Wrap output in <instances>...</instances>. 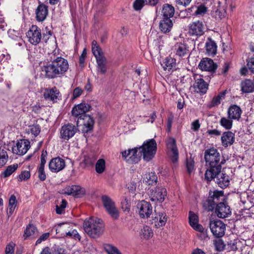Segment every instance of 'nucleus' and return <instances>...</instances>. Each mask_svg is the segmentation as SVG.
Listing matches in <instances>:
<instances>
[{
	"instance_id": "nucleus-1",
	"label": "nucleus",
	"mask_w": 254,
	"mask_h": 254,
	"mask_svg": "<svg viewBox=\"0 0 254 254\" xmlns=\"http://www.w3.org/2000/svg\"><path fill=\"white\" fill-rule=\"evenodd\" d=\"M223 190H210L208 197L202 202L203 208L208 212L215 210L218 217L225 218L231 215V209L226 201Z\"/></svg>"
},
{
	"instance_id": "nucleus-2",
	"label": "nucleus",
	"mask_w": 254,
	"mask_h": 254,
	"mask_svg": "<svg viewBox=\"0 0 254 254\" xmlns=\"http://www.w3.org/2000/svg\"><path fill=\"white\" fill-rule=\"evenodd\" d=\"M69 68L67 60L62 57H51L41 66L42 71L48 79H54L64 76Z\"/></svg>"
},
{
	"instance_id": "nucleus-3",
	"label": "nucleus",
	"mask_w": 254,
	"mask_h": 254,
	"mask_svg": "<svg viewBox=\"0 0 254 254\" xmlns=\"http://www.w3.org/2000/svg\"><path fill=\"white\" fill-rule=\"evenodd\" d=\"M91 109V106L89 104L82 102L74 106L71 111L72 115L77 118L76 121L77 126H79L80 122L82 121L83 131L84 132H88L93 128L94 120L91 116L86 114Z\"/></svg>"
},
{
	"instance_id": "nucleus-4",
	"label": "nucleus",
	"mask_w": 254,
	"mask_h": 254,
	"mask_svg": "<svg viewBox=\"0 0 254 254\" xmlns=\"http://www.w3.org/2000/svg\"><path fill=\"white\" fill-rule=\"evenodd\" d=\"M221 156L218 150L214 147L206 149L204 152V159L208 168L204 176L207 177L211 174L214 171H219L222 169V165L225 163L224 158L221 160Z\"/></svg>"
},
{
	"instance_id": "nucleus-5",
	"label": "nucleus",
	"mask_w": 254,
	"mask_h": 254,
	"mask_svg": "<svg viewBox=\"0 0 254 254\" xmlns=\"http://www.w3.org/2000/svg\"><path fill=\"white\" fill-rule=\"evenodd\" d=\"M83 227L88 236L94 239L100 237L104 231V224L102 220L97 218L86 219L83 223Z\"/></svg>"
},
{
	"instance_id": "nucleus-6",
	"label": "nucleus",
	"mask_w": 254,
	"mask_h": 254,
	"mask_svg": "<svg viewBox=\"0 0 254 254\" xmlns=\"http://www.w3.org/2000/svg\"><path fill=\"white\" fill-rule=\"evenodd\" d=\"M92 51L96 58L97 62V72L101 74H105L107 72V60L104 56L101 48L97 42L93 40L92 43Z\"/></svg>"
},
{
	"instance_id": "nucleus-7",
	"label": "nucleus",
	"mask_w": 254,
	"mask_h": 254,
	"mask_svg": "<svg viewBox=\"0 0 254 254\" xmlns=\"http://www.w3.org/2000/svg\"><path fill=\"white\" fill-rule=\"evenodd\" d=\"M139 149L143 154V159L148 162L153 159L156 153V142L153 138L149 139L144 142Z\"/></svg>"
},
{
	"instance_id": "nucleus-8",
	"label": "nucleus",
	"mask_w": 254,
	"mask_h": 254,
	"mask_svg": "<svg viewBox=\"0 0 254 254\" xmlns=\"http://www.w3.org/2000/svg\"><path fill=\"white\" fill-rule=\"evenodd\" d=\"M213 174L208 176H204L205 180L208 182H210L213 179H216L215 182L218 186L221 188H225L228 187L230 183L229 177L225 173L221 172V169L219 171H214L213 172Z\"/></svg>"
},
{
	"instance_id": "nucleus-9",
	"label": "nucleus",
	"mask_w": 254,
	"mask_h": 254,
	"mask_svg": "<svg viewBox=\"0 0 254 254\" xmlns=\"http://www.w3.org/2000/svg\"><path fill=\"white\" fill-rule=\"evenodd\" d=\"M101 200L104 207L108 214L114 219L119 217V212L116 206L115 202L109 196L103 195Z\"/></svg>"
},
{
	"instance_id": "nucleus-10",
	"label": "nucleus",
	"mask_w": 254,
	"mask_h": 254,
	"mask_svg": "<svg viewBox=\"0 0 254 254\" xmlns=\"http://www.w3.org/2000/svg\"><path fill=\"white\" fill-rule=\"evenodd\" d=\"M77 123L76 126L68 123L63 126L60 130V138L64 140H68L79 131Z\"/></svg>"
},
{
	"instance_id": "nucleus-11",
	"label": "nucleus",
	"mask_w": 254,
	"mask_h": 254,
	"mask_svg": "<svg viewBox=\"0 0 254 254\" xmlns=\"http://www.w3.org/2000/svg\"><path fill=\"white\" fill-rule=\"evenodd\" d=\"M166 189L162 187H156L150 190L149 197L152 201L155 202H163L167 196Z\"/></svg>"
},
{
	"instance_id": "nucleus-12",
	"label": "nucleus",
	"mask_w": 254,
	"mask_h": 254,
	"mask_svg": "<svg viewBox=\"0 0 254 254\" xmlns=\"http://www.w3.org/2000/svg\"><path fill=\"white\" fill-rule=\"evenodd\" d=\"M209 227L213 235L217 238H221L225 234V224L220 220L211 221Z\"/></svg>"
},
{
	"instance_id": "nucleus-13",
	"label": "nucleus",
	"mask_w": 254,
	"mask_h": 254,
	"mask_svg": "<svg viewBox=\"0 0 254 254\" xmlns=\"http://www.w3.org/2000/svg\"><path fill=\"white\" fill-rule=\"evenodd\" d=\"M27 36L31 44L37 45L42 39L41 30L37 25H33L28 31Z\"/></svg>"
},
{
	"instance_id": "nucleus-14",
	"label": "nucleus",
	"mask_w": 254,
	"mask_h": 254,
	"mask_svg": "<svg viewBox=\"0 0 254 254\" xmlns=\"http://www.w3.org/2000/svg\"><path fill=\"white\" fill-rule=\"evenodd\" d=\"M167 148L171 154L170 158L173 163L178 162L179 158V151L176 144V141L173 137L169 138L166 141Z\"/></svg>"
},
{
	"instance_id": "nucleus-15",
	"label": "nucleus",
	"mask_w": 254,
	"mask_h": 254,
	"mask_svg": "<svg viewBox=\"0 0 254 254\" xmlns=\"http://www.w3.org/2000/svg\"><path fill=\"white\" fill-rule=\"evenodd\" d=\"M49 169L53 173H58L63 170L65 167L64 159L56 157L52 158L49 163Z\"/></svg>"
},
{
	"instance_id": "nucleus-16",
	"label": "nucleus",
	"mask_w": 254,
	"mask_h": 254,
	"mask_svg": "<svg viewBox=\"0 0 254 254\" xmlns=\"http://www.w3.org/2000/svg\"><path fill=\"white\" fill-rule=\"evenodd\" d=\"M198 67L202 70L214 73L217 68V65L214 63L212 59L205 58L201 60L198 64Z\"/></svg>"
},
{
	"instance_id": "nucleus-17",
	"label": "nucleus",
	"mask_w": 254,
	"mask_h": 254,
	"mask_svg": "<svg viewBox=\"0 0 254 254\" xmlns=\"http://www.w3.org/2000/svg\"><path fill=\"white\" fill-rule=\"evenodd\" d=\"M139 215L141 218H148L152 213V207L147 201L142 200L137 204Z\"/></svg>"
},
{
	"instance_id": "nucleus-18",
	"label": "nucleus",
	"mask_w": 254,
	"mask_h": 254,
	"mask_svg": "<svg viewBox=\"0 0 254 254\" xmlns=\"http://www.w3.org/2000/svg\"><path fill=\"white\" fill-rule=\"evenodd\" d=\"M194 79L195 81L193 85L194 91L201 94H205L208 89V84L200 77V75L198 78L197 75L194 76Z\"/></svg>"
},
{
	"instance_id": "nucleus-19",
	"label": "nucleus",
	"mask_w": 254,
	"mask_h": 254,
	"mask_svg": "<svg viewBox=\"0 0 254 254\" xmlns=\"http://www.w3.org/2000/svg\"><path fill=\"white\" fill-rule=\"evenodd\" d=\"M48 6L39 1V5L35 10L36 19L39 22L45 20L48 14Z\"/></svg>"
},
{
	"instance_id": "nucleus-20",
	"label": "nucleus",
	"mask_w": 254,
	"mask_h": 254,
	"mask_svg": "<svg viewBox=\"0 0 254 254\" xmlns=\"http://www.w3.org/2000/svg\"><path fill=\"white\" fill-rule=\"evenodd\" d=\"M189 32L191 35H202L204 33L203 23L199 20L192 22L189 26Z\"/></svg>"
},
{
	"instance_id": "nucleus-21",
	"label": "nucleus",
	"mask_w": 254,
	"mask_h": 254,
	"mask_svg": "<svg viewBox=\"0 0 254 254\" xmlns=\"http://www.w3.org/2000/svg\"><path fill=\"white\" fill-rule=\"evenodd\" d=\"M30 147V142L28 141L21 140L18 141L16 146L13 148V150L16 154L23 155L27 152Z\"/></svg>"
},
{
	"instance_id": "nucleus-22",
	"label": "nucleus",
	"mask_w": 254,
	"mask_h": 254,
	"mask_svg": "<svg viewBox=\"0 0 254 254\" xmlns=\"http://www.w3.org/2000/svg\"><path fill=\"white\" fill-rule=\"evenodd\" d=\"M60 92L56 87L52 88H46L43 94L45 99L52 101L53 102H57Z\"/></svg>"
},
{
	"instance_id": "nucleus-23",
	"label": "nucleus",
	"mask_w": 254,
	"mask_h": 254,
	"mask_svg": "<svg viewBox=\"0 0 254 254\" xmlns=\"http://www.w3.org/2000/svg\"><path fill=\"white\" fill-rule=\"evenodd\" d=\"M223 146L227 147L232 145L235 141V134L230 131L224 132L221 137Z\"/></svg>"
},
{
	"instance_id": "nucleus-24",
	"label": "nucleus",
	"mask_w": 254,
	"mask_h": 254,
	"mask_svg": "<svg viewBox=\"0 0 254 254\" xmlns=\"http://www.w3.org/2000/svg\"><path fill=\"white\" fill-rule=\"evenodd\" d=\"M84 193V189L79 186L72 185L66 188V194L76 197H81Z\"/></svg>"
},
{
	"instance_id": "nucleus-25",
	"label": "nucleus",
	"mask_w": 254,
	"mask_h": 254,
	"mask_svg": "<svg viewBox=\"0 0 254 254\" xmlns=\"http://www.w3.org/2000/svg\"><path fill=\"white\" fill-rule=\"evenodd\" d=\"M242 110L236 105H231L228 109V118L232 120H239L242 114Z\"/></svg>"
},
{
	"instance_id": "nucleus-26",
	"label": "nucleus",
	"mask_w": 254,
	"mask_h": 254,
	"mask_svg": "<svg viewBox=\"0 0 254 254\" xmlns=\"http://www.w3.org/2000/svg\"><path fill=\"white\" fill-rule=\"evenodd\" d=\"M167 219L168 217L166 213L164 212L155 213V216L153 217V221L152 222V223H154L155 226L157 228H159L165 225Z\"/></svg>"
},
{
	"instance_id": "nucleus-27",
	"label": "nucleus",
	"mask_w": 254,
	"mask_h": 254,
	"mask_svg": "<svg viewBox=\"0 0 254 254\" xmlns=\"http://www.w3.org/2000/svg\"><path fill=\"white\" fill-rule=\"evenodd\" d=\"M143 155L139 147H135L130 150V156L127 160L129 163H137L140 160L141 156Z\"/></svg>"
},
{
	"instance_id": "nucleus-28",
	"label": "nucleus",
	"mask_w": 254,
	"mask_h": 254,
	"mask_svg": "<svg viewBox=\"0 0 254 254\" xmlns=\"http://www.w3.org/2000/svg\"><path fill=\"white\" fill-rule=\"evenodd\" d=\"M241 90L243 93H250L254 92V81L246 79L241 81L240 84Z\"/></svg>"
},
{
	"instance_id": "nucleus-29",
	"label": "nucleus",
	"mask_w": 254,
	"mask_h": 254,
	"mask_svg": "<svg viewBox=\"0 0 254 254\" xmlns=\"http://www.w3.org/2000/svg\"><path fill=\"white\" fill-rule=\"evenodd\" d=\"M176 56L182 58L189 54V47L187 45L182 43H177L175 45Z\"/></svg>"
},
{
	"instance_id": "nucleus-30",
	"label": "nucleus",
	"mask_w": 254,
	"mask_h": 254,
	"mask_svg": "<svg viewBox=\"0 0 254 254\" xmlns=\"http://www.w3.org/2000/svg\"><path fill=\"white\" fill-rule=\"evenodd\" d=\"M205 47L206 53L208 56L214 57L216 55L217 46L215 42L212 38L210 37L207 38Z\"/></svg>"
},
{
	"instance_id": "nucleus-31",
	"label": "nucleus",
	"mask_w": 254,
	"mask_h": 254,
	"mask_svg": "<svg viewBox=\"0 0 254 254\" xmlns=\"http://www.w3.org/2000/svg\"><path fill=\"white\" fill-rule=\"evenodd\" d=\"M173 24L170 19L163 18L159 23V29L164 33L170 32L173 27Z\"/></svg>"
},
{
	"instance_id": "nucleus-32",
	"label": "nucleus",
	"mask_w": 254,
	"mask_h": 254,
	"mask_svg": "<svg viewBox=\"0 0 254 254\" xmlns=\"http://www.w3.org/2000/svg\"><path fill=\"white\" fill-rule=\"evenodd\" d=\"M162 13L163 18L170 19L174 15L175 8L171 4L168 3L164 4L163 6Z\"/></svg>"
},
{
	"instance_id": "nucleus-33",
	"label": "nucleus",
	"mask_w": 254,
	"mask_h": 254,
	"mask_svg": "<svg viewBox=\"0 0 254 254\" xmlns=\"http://www.w3.org/2000/svg\"><path fill=\"white\" fill-rule=\"evenodd\" d=\"M176 62L175 59L171 57H167L165 59L162 65L165 70L168 69L169 70L176 66Z\"/></svg>"
},
{
	"instance_id": "nucleus-34",
	"label": "nucleus",
	"mask_w": 254,
	"mask_h": 254,
	"mask_svg": "<svg viewBox=\"0 0 254 254\" xmlns=\"http://www.w3.org/2000/svg\"><path fill=\"white\" fill-rule=\"evenodd\" d=\"M157 176L154 172H150L146 175L145 181L148 185H156L157 183Z\"/></svg>"
},
{
	"instance_id": "nucleus-35",
	"label": "nucleus",
	"mask_w": 254,
	"mask_h": 254,
	"mask_svg": "<svg viewBox=\"0 0 254 254\" xmlns=\"http://www.w3.org/2000/svg\"><path fill=\"white\" fill-rule=\"evenodd\" d=\"M208 11V8L204 4H200L196 5V9L194 11V16L199 17L203 16Z\"/></svg>"
},
{
	"instance_id": "nucleus-36",
	"label": "nucleus",
	"mask_w": 254,
	"mask_h": 254,
	"mask_svg": "<svg viewBox=\"0 0 254 254\" xmlns=\"http://www.w3.org/2000/svg\"><path fill=\"white\" fill-rule=\"evenodd\" d=\"M103 248L108 254H122L117 247L111 244H105Z\"/></svg>"
},
{
	"instance_id": "nucleus-37",
	"label": "nucleus",
	"mask_w": 254,
	"mask_h": 254,
	"mask_svg": "<svg viewBox=\"0 0 254 254\" xmlns=\"http://www.w3.org/2000/svg\"><path fill=\"white\" fill-rule=\"evenodd\" d=\"M27 132L28 133H31L35 137H36L41 132V127L37 123L34 124L33 125L28 127V129Z\"/></svg>"
},
{
	"instance_id": "nucleus-38",
	"label": "nucleus",
	"mask_w": 254,
	"mask_h": 254,
	"mask_svg": "<svg viewBox=\"0 0 254 254\" xmlns=\"http://www.w3.org/2000/svg\"><path fill=\"white\" fill-rule=\"evenodd\" d=\"M140 234L141 236H142L144 239H148L152 237L153 233L150 227L148 226H144L141 229Z\"/></svg>"
},
{
	"instance_id": "nucleus-39",
	"label": "nucleus",
	"mask_w": 254,
	"mask_h": 254,
	"mask_svg": "<svg viewBox=\"0 0 254 254\" xmlns=\"http://www.w3.org/2000/svg\"><path fill=\"white\" fill-rule=\"evenodd\" d=\"M17 201L16 196L12 194L10 196L8 202L9 213L11 215L17 205Z\"/></svg>"
},
{
	"instance_id": "nucleus-40",
	"label": "nucleus",
	"mask_w": 254,
	"mask_h": 254,
	"mask_svg": "<svg viewBox=\"0 0 254 254\" xmlns=\"http://www.w3.org/2000/svg\"><path fill=\"white\" fill-rule=\"evenodd\" d=\"M220 125L227 130L230 129L233 125L232 119L222 117L219 122Z\"/></svg>"
},
{
	"instance_id": "nucleus-41",
	"label": "nucleus",
	"mask_w": 254,
	"mask_h": 254,
	"mask_svg": "<svg viewBox=\"0 0 254 254\" xmlns=\"http://www.w3.org/2000/svg\"><path fill=\"white\" fill-rule=\"evenodd\" d=\"M194 164L195 162L194 160V158L192 157L191 155L190 156L186 158V168L187 169V172L189 174H190L194 169Z\"/></svg>"
},
{
	"instance_id": "nucleus-42",
	"label": "nucleus",
	"mask_w": 254,
	"mask_h": 254,
	"mask_svg": "<svg viewBox=\"0 0 254 254\" xmlns=\"http://www.w3.org/2000/svg\"><path fill=\"white\" fill-rule=\"evenodd\" d=\"M105 169V161L103 159H99L96 163L95 170L99 174L102 173Z\"/></svg>"
},
{
	"instance_id": "nucleus-43",
	"label": "nucleus",
	"mask_w": 254,
	"mask_h": 254,
	"mask_svg": "<svg viewBox=\"0 0 254 254\" xmlns=\"http://www.w3.org/2000/svg\"><path fill=\"white\" fill-rule=\"evenodd\" d=\"M18 168L17 164L8 166L3 172L2 175L4 178H6L10 176Z\"/></svg>"
},
{
	"instance_id": "nucleus-44",
	"label": "nucleus",
	"mask_w": 254,
	"mask_h": 254,
	"mask_svg": "<svg viewBox=\"0 0 254 254\" xmlns=\"http://www.w3.org/2000/svg\"><path fill=\"white\" fill-rule=\"evenodd\" d=\"M36 231H37L36 227L32 224H29L27 226L26 229L24 231L23 236L27 238L33 236L35 234Z\"/></svg>"
},
{
	"instance_id": "nucleus-45",
	"label": "nucleus",
	"mask_w": 254,
	"mask_h": 254,
	"mask_svg": "<svg viewBox=\"0 0 254 254\" xmlns=\"http://www.w3.org/2000/svg\"><path fill=\"white\" fill-rule=\"evenodd\" d=\"M189 223L191 226L196 224L198 222V217L193 212L190 211L189 213Z\"/></svg>"
},
{
	"instance_id": "nucleus-46",
	"label": "nucleus",
	"mask_w": 254,
	"mask_h": 254,
	"mask_svg": "<svg viewBox=\"0 0 254 254\" xmlns=\"http://www.w3.org/2000/svg\"><path fill=\"white\" fill-rule=\"evenodd\" d=\"M8 155L6 151L0 149V166L4 165L7 161Z\"/></svg>"
},
{
	"instance_id": "nucleus-47",
	"label": "nucleus",
	"mask_w": 254,
	"mask_h": 254,
	"mask_svg": "<svg viewBox=\"0 0 254 254\" xmlns=\"http://www.w3.org/2000/svg\"><path fill=\"white\" fill-rule=\"evenodd\" d=\"M67 202L65 199H62L61 204L60 205H56V211L58 214H61L64 212V209L66 206Z\"/></svg>"
},
{
	"instance_id": "nucleus-48",
	"label": "nucleus",
	"mask_w": 254,
	"mask_h": 254,
	"mask_svg": "<svg viewBox=\"0 0 254 254\" xmlns=\"http://www.w3.org/2000/svg\"><path fill=\"white\" fill-rule=\"evenodd\" d=\"M45 167H38L37 172L38 177L41 181H44L46 179V174L45 171Z\"/></svg>"
},
{
	"instance_id": "nucleus-49",
	"label": "nucleus",
	"mask_w": 254,
	"mask_h": 254,
	"mask_svg": "<svg viewBox=\"0 0 254 254\" xmlns=\"http://www.w3.org/2000/svg\"><path fill=\"white\" fill-rule=\"evenodd\" d=\"M48 152L47 150H43L40 157V164L39 167H45L47 161Z\"/></svg>"
},
{
	"instance_id": "nucleus-50",
	"label": "nucleus",
	"mask_w": 254,
	"mask_h": 254,
	"mask_svg": "<svg viewBox=\"0 0 254 254\" xmlns=\"http://www.w3.org/2000/svg\"><path fill=\"white\" fill-rule=\"evenodd\" d=\"M30 177V173L28 171H23L18 176V181H22L28 180Z\"/></svg>"
},
{
	"instance_id": "nucleus-51",
	"label": "nucleus",
	"mask_w": 254,
	"mask_h": 254,
	"mask_svg": "<svg viewBox=\"0 0 254 254\" xmlns=\"http://www.w3.org/2000/svg\"><path fill=\"white\" fill-rule=\"evenodd\" d=\"M52 254H67L66 250L58 246L52 248Z\"/></svg>"
},
{
	"instance_id": "nucleus-52",
	"label": "nucleus",
	"mask_w": 254,
	"mask_h": 254,
	"mask_svg": "<svg viewBox=\"0 0 254 254\" xmlns=\"http://www.w3.org/2000/svg\"><path fill=\"white\" fill-rule=\"evenodd\" d=\"M221 100L219 97L217 96H214L212 99L211 101L208 104V107L209 108L215 107L219 105L221 103Z\"/></svg>"
},
{
	"instance_id": "nucleus-53",
	"label": "nucleus",
	"mask_w": 254,
	"mask_h": 254,
	"mask_svg": "<svg viewBox=\"0 0 254 254\" xmlns=\"http://www.w3.org/2000/svg\"><path fill=\"white\" fill-rule=\"evenodd\" d=\"M15 246V244L13 242H10L7 245L5 250V254H14Z\"/></svg>"
},
{
	"instance_id": "nucleus-54",
	"label": "nucleus",
	"mask_w": 254,
	"mask_h": 254,
	"mask_svg": "<svg viewBox=\"0 0 254 254\" xmlns=\"http://www.w3.org/2000/svg\"><path fill=\"white\" fill-rule=\"evenodd\" d=\"M144 4V0H135L133 4V8L135 10H139L142 8Z\"/></svg>"
},
{
	"instance_id": "nucleus-55",
	"label": "nucleus",
	"mask_w": 254,
	"mask_h": 254,
	"mask_svg": "<svg viewBox=\"0 0 254 254\" xmlns=\"http://www.w3.org/2000/svg\"><path fill=\"white\" fill-rule=\"evenodd\" d=\"M10 59V56L6 52L0 51V64H1L2 62H7Z\"/></svg>"
},
{
	"instance_id": "nucleus-56",
	"label": "nucleus",
	"mask_w": 254,
	"mask_h": 254,
	"mask_svg": "<svg viewBox=\"0 0 254 254\" xmlns=\"http://www.w3.org/2000/svg\"><path fill=\"white\" fill-rule=\"evenodd\" d=\"M215 246L218 251H222L224 250L225 245L221 239H219L215 242Z\"/></svg>"
},
{
	"instance_id": "nucleus-57",
	"label": "nucleus",
	"mask_w": 254,
	"mask_h": 254,
	"mask_svg": "<svg viewBox=\"0 0 254 254\" xmlns=\"http://www.w3.org/2000/svg\"><path fill=\"white\" fill-rule=\"evenodd\" d=\"M50 234L49 232L43 234L36 241L35 245H38L41 244L43 241L47 240L50 237Z\"/></svg>"
},
{
	"instance_id": "nucleus-58",
	"label": "nucleus",
	"mask_w": 254,
	"mask_h": 254,
	"mask_svg": "<svg viewBox=\"0 0 254 254\" xmlns=\"http://www.w3.org/2000/svg\"><path fill=\"white\" fill-rule=\"evenodd\" d=\"M121 205L122 208L124 211H127L128 212L129 211L130 205L126 197L125 198L124 200L121 202Z\"/></svg>"
},
{
	"instance_id": "nucleus-59",
	"label": "nucleus",
	"mask_w": 254,
	"mask_h": 254,
	"mask_svg": "<svg viewBox=\"0 0 254 254\" xmlns=\"http://www.w3.org/2000/svg\"><path fill=\"white\" fill-rule=\"evenodd\" d=\"M247 65L249 70L254 73V58H249L247 60Z\"/></svg>"
},
{
	"instance_id": "nucleus-60",
	"label": "nucleus",
	"mask_w": 254,
	"mask_h": 254,
	"mask_svg": "<svg viewBox=\"0 0 254 254\" xmlns=\"http://www.w3.org/2000/svg\"><path fill=\"white\" fill-rule=\"evenodd\" d=\"M221 131L216 129H208L206 133L210 135L211 137H215L219 136L221 134Z\"/></svg>"
},
{
	"instance_id": "nucleus-61",
	"label": "nucleus",
	"mask_w": 254,
	"mask_h": 254,
	"mask_svg": "<svg viewBox=\"0 0 254 254\" xmlns=\"http://www.w3.org/2000/svg\"><path fill=\"white\" fill-rule=\"evenodd\" d=\"M86 55H87L86 50V49H84L83 50L81 55L79 57V63L80 66H84V64L85 58L86 57Z\"/></svg>"
},
{
	"instance_id": "nucleus-62",
	"label": "nucleus",
	"mask_w": 254,
	"mask_h": 254,
	"mask_svg": "<svg viewBox=\"0 0 254 254\" xmlns=\"http://www.w3.org/2000/svg\"><path fill=\"white\" fill-rule=\"evenodd\" d=\"M52 35V32L47 27L46 28V32L43 33V40L47 42L49 39V38Z\"/></svg>"
},
{
	"instance_id": "nucleus-63",
	"label": "nucleus",
	"mask_w": 254,
	"mask_h": 254,
	"mask_svg": "<svg viewBox=\"0 0 254 254\" xmlns=\"http://www.w3.org/2000/svg\"><path fill=\"white\" fill-rule=\"evenodd\" d=\"M82 90L79 87H76L73 91L72 98L75 99L79 97L82 93Z\"/></svg>"
},
{
	"instance_id": "nucleus-64",
	"label": "nucleus",
	"mask_w": 254,
	"mask_h": 254,
	"mask_svg": "<svg viewBox=\"0 0 254 254\" xmlns=\"http://www.w3.org/2000/svg\"><path fill=\"white\" fill-rule=\"evenodd\" d=\"M191 128L194 131H198L200 128V124L198 120L193 121L191 124Z\"/></svg>"
}]
</instances>
